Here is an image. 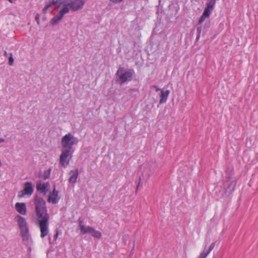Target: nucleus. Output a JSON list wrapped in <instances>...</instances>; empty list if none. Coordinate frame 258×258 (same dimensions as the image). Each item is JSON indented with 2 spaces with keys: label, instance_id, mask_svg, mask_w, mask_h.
<instances>
[{
  "label": "nucleus",
  "instance_id": "24",
  "mask_svg": "<svg viewBox=\"0 0 258 258\" xmlns=\"http://www.w3.org/2000/svg\"><path fill=\"white\" fill-rule=\"evenodd\" d=\"M216 4L215 0H211L207 4V6L205 8H208L209 10L212 11L214 9V6Z\"/></svg>",
  "mask_w": 258,
  "mask_h": 258
},
{
  "label": "nucleus",
  "instance_id": "12",
  "mask_svg": "<svg viewBox=\"0 0 258 258\" xmlns=\"http://www.w3.org/2000/svg\"><path fill=\"white\" fill-rule=\"evenodd\" d=\"M15 209L18 213L22 215L26 214L27 209L24 203H17L15 204Z\"/></svg>",
  "mask_w": 258,
  "mask_h": 258
},
{
  "label": "nucleus",
  "instance_id": "26",
  "mask_svg": "<svg viewBox=\"0 0 258 258\" xmlns=\"http://www.w3.org/2000/svg\"><path fill=\"white\" fill-rule=\"evenodd\" d=\"M119 3V0H109V5L111 6L113 4Z\"/></svg>",
  "mask_w": 258,
  "mask_h": 258
},
{
  "label": "nucleus",
  "instance_id": "20",
  "mask_svg": "<svg viewBox=\"0 0 258 258\" xmlns=\"http://www.w3.org/2000/svg\"><path fill=\"white\" fill-rule=\"evenodd\" d=\"M69 0H64L62 1L63 3L62 4V5H64V7L62 8L58 12V14L61 15L62 17H63L64 15L69 13V9L68 7L69 5H68V3Z\"/></svg>",
  "mask_w": 258,
  "mask_h": 258
},
{
  "label": "nucleus",
  "instance_id": "2",
  "mask_svg": "<svg viewBox=\"0 0 258 258\" xmlns=\"http://www.w3.org/2000/svg\"><path fill=\"white\" fill-rule=\"evenodd\" d=\"M78 140L72 133L64 135L61 140V145L63 148L72 150L74 145H77Z\"/></svg>",
  "mask_w": 258,
  "mask_h": 258
},
{
  "label": "nucleus",
  "instance_id": "9",
  "mask_svg": "<svg viewBox=\"0 0 258 258\" xmlns=\"http://www.w3.org/2000/svg\"><path fill=\"white\" fill-rule=\"evenodd\" d=\"M17 222L20 230L28 228L26 219L22 216L18 215L16 217Z\"/></svg>",
  "mask_w": 258,
  "mask_h": 258
},
{
  "label": "nucleus",
  "instance_id": "23",
  "mask_svg": "<svg viewBox=\"0 0 258 258\" xmlns=\"http://www.w3.org/2000/svg\"><path fill=\"white\" fill-rule=\"evenodd\" d=\"M90 234L92 236L97 238H100L102 236L101 233L99 231L95 230L93 228Z\"/></svg>",
  "mask_w": 258,
  "mask_h": 258
},
{
  "label": "nucleus",
  "instance_id": "33",
  "mask_svg": "<svg viewBox=\"0 0 258 258\" xmlns=\"http://www.w3.org/2000/svg\"><path fill=\"white\" fill-rule=\"evenodd\" d=\"M4 55L5 56H8V53L7 52V51L5 50L4 52Z\"/></svg>",
  "mask_w": 258,
  "mask_h": 258
},
{
  "label": "nucleus",
  "instance_id": "13",
  "mask_svg": "<svg viewBox=\"0 0 258 258\" xmlns=\"http://www.w3.org/2000/svg\"><path fill=\"white\" fill-rule=\"evenodd\" d=\"M49 185V184L48 182L41 183L40 182H38L36 184V188L38 191H40L41 192L45 194L47 192V188Z\"/></svg>",
  "mask_w": 258,
  "mask_h": 258
},
{
  "label": "nucleus",
  "instance_id": "1",
  "mask_svg": "<svg viewBox=\"0 0 258 258\" xmlns=\"http://www.w3.org/2000/svg\"><path fill=\"white\" fill-rule=\"evenodd\" d=\"M36 213V224L38 226L40 231V237L44 238L49 233V216L47 210L38 211Z\"/></svg>",
  "mask_w": 258,
  "mask_h": 258
},
{
  "label": "nucleus",
  "instance_id": "3",
  "mask_svg": "<svg viewBox=\"0 0 258 258\" xmlns=\"http://www.w3.org/2000/svg\"><path fill=\"white\" fill-rule=\"evenodd\" d=\"M73 150L65 149L61 151L59 156V164L61 166L66 168L69 164L71 159L72 158Z\"/></svg>",
  "mask_w": 258,
  "mask_h": 258
},
{
  "label": "nucleus",
  "instance_id": "28",
  "mask_svg": "<svg viewBox=\"0 0 258 258\" xmlns=\"http://www.w3.org/2000/svg\"><path fill=\"white\" fill-rule=\"evenodd\" d=\"M201 31H202L201 28H198L197 29V31H198V37H197V39L199 38L200 34L201 33Z\"/></svg>",
  "mask_w": 258,
  "mask_h": 258
},
{
  "label": "nucleus",
  "instance_id": "16",
  "mask_svg": "<svg viewBox=\"0 0 258 258\" xmlns=\"http://www.w3.org/2000/svg\"><path fill=\"white\" fill-rule=\"evenodd\" d=\"M211 11H212L209 10L208 8H205L204 9V12L199 20V24H202L205 21L206 18L209 17L211 13Z\"/></svg>",
  "mask_w": 258,
  "mask_h": 258
},
{
  "label": "nucleus",
  "instance_id": "19",
  "mask_svg": "<svg viewBox=\"0 0 258 258\" xmlns=\"http://www.w3.org/2000/svg\"><path fill=\"white\" fill-rule=\"evenodd\" d=\"M214 246L215 243H212L208 248H205L204 250L201 253L198 258H206L211 250L214 248Z\"/></svg>",
  "mask_w": 258,
  "mask_h": 258
},
{
  "label": "nucleus",
  "instance_id": "35",
  "mask_svg": "<svg viewBox=\"0 0 258 258\" xmlns=\"http://www.w3.org/2000/svg\"><path fill=\"white\" fill-rule=\"evenodd\" d=\"M134 246H135V242H134L133 248L134 247Z\"/></svg>",
  "mask_w": 258,
  "mask_h": 258
},
{
  "label": "nucleus",
  "instance_id": "17",
  "mask_svg": "<svg viewBox=\"0 0 258 258\" xmlns=\"http://www.w3.org/2000/svg\"><path fill=\"white\" fill-rule=\"evenodd\" d=\"M58 195V191L56 190L55 188H53L52 193L48 198V202H51L52 204H56L57 202V198Z\"/></svg>",
  "mask_w": 258,
  "mask_h": 258
},
{
  "label": "nucleus",
  "instance_id": "21",
  "mask_svg": "<svg viewBox=\"0 0 258 258\" xmlns=\"http://www.w3.org/2000/svg\"><path fill=\"white\" fill-rule=\"evenodd\" d=\"M62 17L58 13L54 16L50 21V24L52 26L56 25L62 19Z\"/></svg>",
  "mask_w": 258,
  "mask_h": 258
},
{
  "label": "nucleus",
  "instance_id": "14",
  "mask_svg": "<svg viewBox=\"0 0 258 258\" xmlns=\"http://www.w3.org/2000/svg\"><path fill=\"white\" fill-rule=\"evenodd\" d=\"M227 188L226 189L225 194L226 196H229L235 189L236 183L234 181H228L226 183Z\"/></svg>",
  "mask_w": 258,
  "mask_h": 258
},
{
  "label": "nucleus",
  "instance_id": "5",
  "mask_svg": "<svg viewBox=\"0 0 258 258\" xmlns=\"http://www.w3.org/2000/svg\"><path fill=\"white\" fill-rule=\"evenodd\" d=\"M33 191L34 188L32 183L26 182L24 183L23 190L19 192L18 197L19 198H21L25 196H30L32 195Z\"/></svg>",
  "mask_w": 258,
  "mask_h": 258
},
{
  "label": "nucleus",
  "instance_id": "4",
  "mask_svg": "<svg viewBox=\"0 0 258 258\" xmlns=\"http://www.w3.org/2000/svg\"><path fill=\"white\" fill-rule=\"evenodd\" d=\"M134 71L132 69L125 71L123 68H119L117 70L116 75L119 77L121 83L131 81L132 80Z\"/></svg>",
  "mask_w": 258,
  "mask_h": 258
},
{
  "label": "nucleus",
  "instance_id": "31",
  "mask_svg": "<svg viewBox=\"0 0 258 258\" xmlns=\"http://www.w3.org/2000/svg\"><path fill=\"white\" fill-rule=\"evenodd\" d=\"M140 181H141V178L140 177L139 179V181H138V185H137V188H136V190H137L138 189V188H139V185H140Z\"/></svg>",
  "mask_w": 258,
  "mask_h": 258
},
{
  "label": "nucleus",
  "instance_id": "27",
  "mask_svg": "<svg viewBox=\"0 0 258 258\" xmlns=\"http://www.w3.org/2000/svg\"><path fill=\"white\" fill-rule=\"evenodd\" d=\"M35 20L37 22V23L38 25H39L40 24V20H39V17L38 14H37L35 16Z\"/></svg>",
  "mask_w": 258,
  "mask_h": 258
},
{
  "label": "nucleus",
  "instance_id": "30",
  "mask_svg": "<svg viewBox=\"0 0 258 258\" xmlns=\"http://www.w3.org/2000/svg\"><path fill=\"white\" fill-rule=\"evenodd\" d=\"M153 87H154V88H155L156 89V91H161V90H162L161 89L159 88L156 86H153Z\"/></svg>",
  "mask_w": 258,
  "mask_h": 258
},
{
  "label": "nucleus",
  "instance_id": "25",
  "mask_svg": "<svg viewBox=\"0 0 258 258\" xmlns=\"http://www.w3.org/2000/svg\"><path fill=\"white\" fill-rule=\"evenodd\" d=\"M14 63V59L13 58V54L12 53L10 54V56L9 58V64L10 66H12Z\"/></svg>",
  "mask_w": 258,
  "mask_h": 258
},
{
  "label": "nucleus",
  "instance_id": "8",
  "mask_svg": "<svg viewBox=\"0 0 258 258\" xmlns=\"http://www.w3.org/2000/svg\"><path fill=\"white\" fill-rule=\"evenodd\" d=\"M86 0H74L71 3L68 2V5L72 11H76L82 9Z\"/></svg>",
  "mask_w": 258,
  "mask_h": 258
},
{
  "label": "nucleus",
  "instance_id": "7",
  "mask_svg": "<svg viewBox=\"0 0 258 258\" xmlns=\"http://www.w3.org/2000/svg\"><path fill=\"white\" fill-rule=\"evenodd\" d=\"M34 203L35 205V212L47 210L46 207V203L41 197L38 196H35Z\"/></svg>",
  "mask_w": 258,
  "mask_h": 258
},
{
  "label": "nucleus",
  "instance_id": "22",
  "mask_svg": "<svg viewBox=\"0 0 258 258\" xmlns=\"http://www.w3.org/2000/svg\"><path fill=\"white\" fill-rule=\"evenodd\" d=\"M51 171V168H48L47 170L44 171L41 176V178L43 180H46L50 177V172Z\"/></svg>",
  "mask_w": 258,
  "mask_h": 258
},
{
  "label": "nucleus",
  "instance_id": "18",
  "mask_svg": "<svg viewBox=\"0 0 258 258\" xmlns=\"http://www.w3.org/2000/svg\"><path fill=\"white\" fill-rule=\"evenodd\" d=\"M169 93L170 91L169 90H166V91L161 90L160 99L159 101L160 104L164 103L166 102Z\"/></svg>",
  "mask_w": 258,
  "mask_h": 258
},
{
  "label": "nucleus",
  "instance_id": "15",
  "mask_svg": "<svg viewBox=\"0 0 258 258\" xmlns=\"http://www.w3.org/2000/svg\"><path fill=\"white\" fill-rule=\"evenodd\" d=\"M21 235L23 241L26 243H29L31 241L30 235L29 233V228L20 230Z\"/></svg>",
  "mask_w": 258,
  "mask_h": 258
},
{
  "label": "nucleus",
  "instance_id": "29",
  "mask_svg": "<svg viewBox=\"0 0 258 258\" xmlns=\"http://www.w3.org/2000/svg\"><path fill=\"white\" fill-rule=\"evenodd\" d=\"M58 231H56V233L55 234V235H54V240H56L58 237Z\"/></svg>",
  "mask_w": 258,
  "mask_h": 258
},
{
  "label": "nucleus",
  "instance_id": "6",
  "mask_svg": "<svg viewBox=\"0 0 258 258\" xmlns=\"http://www.w3.org/2000/svg\"><path fill=\"white\" fill-rule=\"evenodd\" d=\"M63 2L62 0H50L45 4V6L42 9L43 13L46 14L48 9L53 8V9H56L62 5Z\"/></svg>",
  "mask_w": 258,
  "mask_h": 258
},
{
  "label": "nucleus",
  "instance_id": "32",
  "mask_svg": "<svg viewBox=\"0 0 258 258\" xmlns=\"http://www.w3.org/2000/svg\"><path fill=\"white\" fill-rule=\"evenodd\" d=\"M5 142V139L3 138H0V144Z\"/></svg>",
  "mask_w": 258,
  "mask_h": 258
},
{
  "label": "nucleus",
  "instance_id": "34",
  "mask_svg": "<svg viewBox=\"0 0 258 258\" xmlns=\"http://www.w3.org/2000/svg\"><path fill=\"white\" fill-rule=\"evenodd\" d=\"M123 0H119V3L121 2Z\"/></svg>",
  "mask_w": 258,
  "mask_h": 258
},
{
  "label": "nucleus",
  "instance_id": "11",
  "mask_svg": "<svg viewBox=\"0 0 258 258\" xmlns=\"http://www.w3.org/2000/svg\"><path fill=\"white\" fill-rule=\"evenodd\" d=\"M79 229L80 230L81 233L82 234L84 235L87 233H90L91 232L93 227L90 226L86 227L83 224V222L81 220L79 221Z\"/></svg>",
  "mask_w": 258,
  "mask_h": 258
},
{
  "label": "nucleus",
  "instance_id": "10",
  "mask_svg": "<svg viewBox=\"0 0 258 258\" xmlns=\"http://www.w3.org/2000/svg\"><path fill=\"white\" fill-rule=\"evenodd\" d=\"M69 175V182L72 184L75 183L79 175L78 170L77 169L76 170H71Z\"/></svg>",
  "mask_w": 258,
  "mask_h": 258
}]
</instances>
